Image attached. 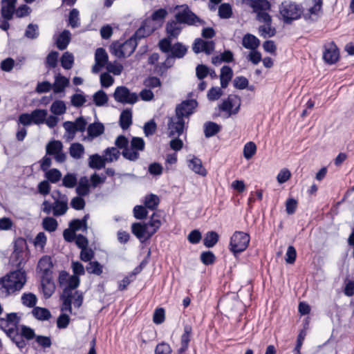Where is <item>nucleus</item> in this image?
<instances>
[{"mask_svg": "<svg viewBox=\"0 0 354 354\" xmlns=\"http://www.w3.org/2000/svg\"><path fill=\"white\" fill-rule=\"evenodd\" d=\"M19 243L26 245V242L24 240L17 241L12 256L17 261L18 269L0 279V297L1 298H6L10 294L20 290L26 281V274L22 268L26 262L24 256L27 254V252L23 246L19 247Z\"/></svg>", "mask_w": 354, "mask_h": 354, "instance_id": "obj_1", "label": "nucleus"}, {"mask_svg": "<svg viewBox=\"0 0 354 354\" xmlns=\"http://www.w3.org/2000/svg\"><path fill=\"white\" fill-rule=\"evenodd\" d=\"M161 226L160 216L153 213L147 223H134L131 225L132 233L140 241L150 239Z\"/></svg>", "mask_w": 354, "mask_h": 354, "instance_id": "obj_2", "label": "nucleus"}, {"mask_svg": "<svg viewBox=\"0 0 354 354\" xmlns=\"http://www.w3.org/2000/svg\"><path fill=\"white\" fill-rule=\"evenodd\" d=\"M175 19L181 24L200 26L205 25V22L194 14L186 4L175 7Z\"/></svg>", "mask_w": 354, "mask_h": 354, "instance_id": "obj_3", "label": "nucleus"}, {"mask_svg": "<svg viewBox=\"0 0 354 354\" xmlns=\"http://www.w3.org/2000/svg\"><path fill=\"white\" fill-rule=\"evenodd\" d=\"M138 43L134 37H131L124 42L116 41L110 46L111 53L118 58L129 57L135 50Z\"/></svg>", "mask_w": 354, "mask_h": 354, "instance_id": "obj_4", "label": "nucleus"}, {"mask_svg": "<svg viewBox=\"0 0 354 354\" xmlns=\"http://www.w3.org/2000/svg\"><path fill=\"white\" fill-rule=\"evenodd\" d=\"M279 12L284 22L290 24L301 17L302 10L299 5L291 1H284L280 5Z\"/></svg>", "mask_w": 354, "mask_h": 354, "instance_id": "obj_5", "label": "nucleus"}, {"mask_svg": "<svg viewBox=\"0 0 354 354\" xmlns=\"http://www.w3.org/2000/svg\"><path fill=\"white\" fill-rule=\"evenodd\" d=\"M250 243V236L243 232L236 231L231 236L229 249L236 255L246 250Z\"/></svg>", "mask_w": 354, "mask_h": 354, "instance_id": "obj_6", "label": "nucleus"}, {"mask_svg": "<svg viewBox=\"0 0 354 354\" xmlns=\"http://www.w3.org/2000/svg\"><path fill=\"white\" fill-rule=\"evenodd\" d=\"M87 122L83 117L77 118L75 122L66 121L63 123L66 133L64 138L66 141L73 140L77 132H84L86 129Z\"/></svg>", "mask_w": 354, "mask_h": 354, "instance_id": "obj_7", "label": "nucleus"}, {"mask_svg": "<svg viewBox=\"0 0 354 354\" xmlns=\"http://www.w3.org/2000/svg\"><path fill=\"white\" fill-rule=\"evenodd\" d=\"M80 284V279L77 276H72L70 277L68 281V287H66L61 296L62 300V306L61 310L62 312L68 311L70 313H72V297L73 290L75 289Z\"/></svg>", "mask_w": 354, "mask_h": 354, "instance_id": "obj_8", "label": "nucleus"}, {"mask_svg": "<svg viewBox=\"0 0 354 354\" xmlns=\"http://www.w3.org/2000/svg\"><path fill=\"white\" fill-rule=\"evenodd\" d=\"M250 6L257 14V19L260 22H269L271 16L267 12L271 5L268 0H250Z\"/></svg>", "mask_w": 354, "mask_h": 354, "instance_id": "obj_9", "label": "nucleus"}, {"mask_svg": "<svg viewBox=\"0 0 354 354\" xmlns=\"http://www.w3.org/2000/svg\"><path fill=\"white\" fill-rule=\"evenodd\" d=\"M53 199V216H60L64 215L68 209V198L67 196L62 194L59 190H55L51 194Z\"/></svg>", "mask_w": 354, "mask_h": 354, "instance_id": "obj_10", "label": "nucleus"}, {"mask_svg": "<svg viewBox=\"0 0 354 354\" xmlns=\"http://www.w3.org/2000/svg\"><path fill=\"white\" fill-rule=\"evenodd\" d=\"M115 100L123 104H133L138 100V95L136 93L124 86H118L113 95Z\"/></svg>", "mask_w": 354, "mask_h": 354, "instance_id": "obj_11", "label": "nucleus"}, {"mask_svg": "<svg viewBox=\"0 0 354 354\" xmlns=\"http://www.w3.org/2000/svg\"><path fill=\"white\" fill-rule=\"evenodd\" d=\"M198 102L195 100H187L183 101L176 107L175 113L176 116L181 118L188 123L189 118L193 114L194 109L197 107Z\"/></svg>", "mask_w": 354, "mask_h": 354, "instance_id": "obj_12", "label": "nucleus"}, {"mask_svg": "<svg viewBox=\"0 0 354 354\" xmlns=\"http://www.w3.org/2000/svg\"><path fill=\"white\" fill-rule=\"evenodd\" d=\"M63 144L59 140H51L46 146V155L54 156L56 162L62 163L66 159V155L63 151Z\"/></svg>", "mask_w": 354, "mask_h": 354, "instance_id": "obj_13", "label": "nucleus"}, {"mask_svg": "<svg viewBox=\"0 0 354 354\" xmlns=\"http://www.w3.org/2000/svg\"><path fill=\"white\" fill-rule=\"evenodd\" d=\"M20 318L17 313H12L6 315V318L0 319V328H1L6 335L13 334L16 333L17 326L19 323Z\"/></svg>", "mask_w": 354, "mask_h": 354, "instance_id": "obj_14", "label": "nucleus"}, {"mask_svg": "<svg viewBox=\"0 0 354 354\" xmlns=\"http://www.w3.org/2000/svg\"><path fill=\"white\" fill-rule=\"evenodd\" d=\"M187 124L185 120L176 115L169 119L167 124L168 136L169 137H179L183 134Z\"/></svg>", "mask_w": 354, "mask_h": 354, "instance_id": "obj_15", "label": "nucleus"}, {"mask_svg": "<svg viewBox=\"0 0 354 354\" xmlns=\"http://www.w3.org/2000/svg\"><path fill=\"white\" fill-rule=\"evenodd\" d=\"M339 52L333 41L327 43L324 45V51L323 53V59L328 64H333L339 59Z\"/></svg>", "mask_w": 354, "mask_h": 354, "instance_id": "obj_16", "label": "nucleus"}, {"mask_svg": "<svg viewBox=\"0 0 354 354\" xmlns=\"http://www.w3.org/2000/svg\"><path fill=\"white\" fill-rule=\"evenodd\" d=\"M240 99L236 95H230L227 99L223 100L219 108L223 111L228 113V115L236 114L239 109Z\"/></svg>", "mask_w": 354, "mask_h": 354, "instance_id": "obj_17", "label": "nucleus"}, {"mask_svg": "<svg viewBox=\"0 0 354 354\" xmlns=\"http://www.w3.org/2000/svg\"><path fill=\"white\" fill-rule=\"evenodd\" d=\"M95 64L92 67V72L97 73L108 64V55L102 48H97L95 53Z\"/></svg>", "mask_w": 354, "mask_h": 354, "instance_id": "obj_18", "label": "nucleus"}, {"mask_svg": "<svg viewBox=\"0 0 354 354\" xmlns=\"http://www.w3.org/2000/svg\"><path fill=\"white\" fill-rule=\"evenodd\" d=\"M215 48V43L213 41H205L202 39H196L193 45V50L195 53L201 52L210 55Z\"/></svg>", "mask_w": 354, "mask_h": 354, "instance_id": "obj_19", "label": "nucleus"}, {"mask_svg": "<svg viewBox=\"0 0 354 354\" xmlns=\"http://www.w3.org/2000/svg\"><path fill=\"white\" fill-rule=\"evenodd\" d=\"M17 0H1V15L2 18L11 20L15 14Z\"/></svg>", "mask_w": 354, "mask_h": 354, "instance_id": "obj_20", "label": "nucleus"}, {"mask_svg": "<svg viewBox=\"0 0 354 354\" xmlns=\"http://www.w3.org/2000/svg\"><path fill=\"white\" fill-rule=\"evenodd\" d=\"M104 131V127L100 122L90 124L87 127V136L85 140L92 141L95 138L102 135Z\"/></svg>", "mask_w": 354, "mask_h": 354, "instance_id": "obj_21", "label": "nucleus"}, {"mask_svg": "<svg viewBox=\"0 0 354 354\" xmlns=\"http://www.w3.org/2000/svg\"><path fill=\"white\" fill-rule=\"evenodd\" d=\"M53 263L50 257L44 256L38 262L37 269L42 274L41 277H50L52 275Z\"/></svg>", "mask_w": 354, "mask_h": 354, "instance_id": "obj_22", "label": "nucleus"}, {"mask_svg": "<svg viewBox=\"0 0 354 354\" xmlns=\"http://www.w3.org/2000/svg\"><path fill=\"white\" fill-rule=\"evenodd\" d=\"M166 30L169 38H177L182 30L181 24L176 19L168 21L166 26Z\"/></svg>", "mask_w": 354, "mask_h": 354, "instance_id": "obj_23", "label": "nucleus"}, {"mask_svg": "<svg viewBox=\"0 0 354 354\" xmlns=\"http://www.w3.org/2000/svg\"><path fill=\"white\" fill-rule=\"evenodd\" d=\"M41 286L44 297L46 299L50 297L55 289L51 276L41 277Z\"/></svg>", "mask_w": 354, "mask_h": 354, "instance_id": "obj_24", "label": "nucleus"}, {"mask_svg": "<svg viewBox=\"0 0 354 354\" xmlns=\"http://www.w3.org/2000/svg\"><path fill=\"white\" fill-rule=\"evenodd\" d=\"M188 167L194 172L202 176H205L207 174V171L203 167L201 160L195 156H192L191 159L188 160Z\"/></svg>", "mask_w": 354, "mask_h": 354, "instance_id": "obj_25", "label": "nucleus"}, {"mask_svg": "<svg viewBox=\"0 0 354 354\" xmlns=\"http://www.w3.org/2000/svg\"><path fill=\"white\" fill-rule=\"evenodd\" d=\"M259 44V39L252 34L248 33L243 37L242 45L247 49L250 50H256Z\"/></svg>", "mask_w": 354, "mask_h": 354, "instance_id": "obj_26", "label": "nucleus"}, {"mask_svg": "<svg viewBox=\"0 0 354 354\" xmlns=\"http://www.w3.org/2000/svg\"><path fill=\"white\" fill-rule=\"evenodd\" d=\"M120 126L123 130H127L132 124V111L131 109H126L122 111L119 120Z\"/></svg>", "mask_w": 354, "mask_h": 354, "instance_id": "obj_27", "label": "nucleus"}, {"mask_svg": "<svg viewBox=\"0 0 354 354\" xmlns=\"http://www.w3.org/2000/svg\"><path fill=\"white\" fill-rule=\"evenodd\" d=\"M71 39V34L69 30H64L58 36L56 40L57 47L63 50L66 49Z\"/></svg>", "mask_w": 354, "mask_h": 354, "instance_id": "obj_28", "label": "nucleus"}, {"mask_svg": "<svg viewBox=\"0 0 354 354\" xmlns=\"http://www.w3.org/2000/svg\"><path fill=\"white\" fill-rule=\"evenodd\" d=\"M106 162L105 158L97 153L91 155L88 158V166L92 169L104 168Z\"/></svg>", "mask_w": 354, "mask_h": 354, "instance_id": "obj_29", "label": "nucleus"}, {"mask_svg": "<svg viewBox=\"0 0 354 354\" xmlns=\"http://www.w3.org/2000/svg\"><path fill=\"white\" fill-rule=\"evenodd\" d=\"M233 76L232 69L228 66H224L221 69L220 80L221 87L225 88Z\"/></svg>", "mask_w": 354, "mask_h": 354, "instance_id": "obj_30", "label": "nucleus"}, {"mask_svg": "<svg viewBox=\"0 0 354 354\" xmlns=\"http://www.w3.org/2000/svg\"><path fill=\"white\" fill-rule=\"evenodd\" d=\"M68 84L69 80L68 78L60 75H57L54 84H53L54 93H58L64 91Z\"/></svg>", "mask_w": 354, "mask_h": 354, "instance_id": "obj_31", "label": "nucleus"}, {"mask_svg": "<svg viewBox=\"0 0 354 354\" xmlns=\"http://www.w3.org/2000/svg\"><path fill=\"white\" fill-rule=\"evenodd\" d=\"M84 151V147L79 142L72 143L69 147L70 156L75 159L82 158Z\"/></svg>", "mask_w": 354, "mask_h": 354, "instance_id": "obj_32", "label": "nucleus"}, {"mask_svg": "<svg viewBox=\"0 0 354 354\" xmlns=\"http://www.w3.org/2000/svg\"><path fill=\"white\" fill-rule=\"evenodd\" d=\"M32 315L38 320H48L51 317L50 312L46 308L35 307L32 310Z\"/></svg>", "mask_w": 354, "mask_h": 354, "instance_id": "obj_33", "label": "nucleus"}, {"mask_svg": "<svg viewBox=\"0 0 354 354\" xmlns=\"http://www.w3.org/2000/svg\"><path fill=\"white\" fill-rule=\"evenodd\" d=\"M48 115V111L46 109H35L31 112L32 123L39 125L44 124L46 118Z\"/></svg>", "mask_w": 354, "mask_h": 354, "instance_id": "obj_34", "label": "nucleus"}, {"mask_svg": "<svg viewBox=\"0 0 354 354\" xmlns=\"http://www.w3.org/2000/svg\"><path fill=\"white\" fill-rule=\"evenodd\" d=\"M21 303L28 308H35L37 301V296L32 292H25L21 297Z\"/></svg>", "mask_w": 354, "mask_h": 354, "instance_id": "obj_35", "label": "nucleus"}, {"mask_svg": "<svg viewBox=\"0 0 354 354\" xmlns=\"http://www.w3.org/2000/svg\"><path fill=\"white\" fill-rule=\"evenodd\" d=\"M191 333V326H185L184 328V333L181 336V346L179 349L180 353H183L187 349L189 342L190 341Z\"/></svg>", "mask_w": 354, "mask_h": 354, "instance_id": "obj_36", "label": "nucleus"}, {"mask_svg": "<svg viewBox=\"0 0 354 354\" xmlns=\"http://www.w3.org/2000/svg\"><path fill=\"white\" fill-rule=\"evenodd\" d=\"M221 126L213 122H207L204 124V133L206 138L214 136L221 130Z\"/></svg>", "mask_w": 354, "mask_h": 354, "instance_id": "obj_37", "label": "nucleus"}, {"mask_svg": "<svg viewBox=\"0 0 354 354\" xmlns=\"http://www.w3.org/2000/svg\"><path fill=\"white\" fill-rule=\"evenodd\" d=\"M187 51V47L181 43L178 42L172 46L170 55L174 58H182L185 56Z\"/></svg>", "mask_w": 354, "mask_h": 354, "instance_id": "obj_38", "label": "nucleus"}, {"mask_svg": "<svg viewBox=\"0 0 354 354\" xmlns=\"http://www.w3.org/2000/svg\"><path fill=\"white\" fill-rule=\"evenodd\" d=\"M120 156V152L115 147H109L104 151V158L107 162H112L118 160Z\"/></svg>", "mask_w": 354, "mask_h": 354, "instance_id": "obj_39", "label": "nucleus"}, {"mask_svg": "<svg viewBox=\"0 0 354 354\" xmlns=\"http://www.w3.org/2000/svg\"><path fill=\"white\" fill-rule=\"evenodd\" d=\"M93 100L97 106H102L107 104L109 98L103 90H100L93 94Z\"/></svg>", "mask_w": 354, "mask_h": 354, "instance_id": "obj_40", "label": "nucleus"}, {"mask_svg": "<svg viewBox=\"0 0 354 354\" xmlns=\"http://www.w3.org/2000/svg\"><path fill=\"white\" fill-rule=\"evenodd\" d=\"M218 234L213 231L208 232L203 239V243L207 248L214 247L218 241Z\"/></svg>", "mask_w": 354, "mask_h": 354, "instance_id": "obj_41", "label": "nucleus"}, {"mask_svg": "<svg viewBox=\"0 0 354 354\" xmlns=\"http://www.w3.org/2000/svg\"><path fill=\"white\" fill-rule=\"evenodd\" d=\"M272 19L269 22H264L265 25L260 26L259 31L264 38L273 37L275 34V29L271 26Z\"/></svg>", "mask_w": 354, "mask_h": 354, "instance_id": "obj_42", "label": "nucleus"}, {"mask_svg": "<svg viewBox=\"0 0 354 354\" xmlns=\"http://www.w3.org/2000/svg\"><path fill=\"white\" fill-rule=\"evenodd\" d=\"M86 270L89 274L100 275L102 273L103 266L97 261H91L86 266Z\"/></svg>", "mask_w": 354, "mask_h": 354, "instance_id": "obj_43", "label": "nucleus"}, {"mask_svg": "<svg viewBox=\"0 0 354 354\" xmlns=\"http://www.w3.org/2000/svg\"><path fill=\"white\" fill-rule=\"evenodd\" d=\"M45 177L48 182L56 183L60 180L62 173L57 169H51L46 171Z\"/></svg>", "mask_w": 354, "mask_h": 354, "instance_id": "obj_44", "label": "nucleus"}, {"mask_svg": "<svg viewBox=\"0 0 354 354\" xmlns=\"http://www.w3.org/2000/svg\"><path fill=\"white\" fill-rule=\"evenodd\" d=\"M42 226L48 232H55L58 226L57 221L53 217H46L43 219Z\"/></svg>", "mask_w": 354, "mask_h": 354, "instance_id": "obj_45", "label": "nucleus"}, {"mask_svg": "<svg viewBox=\"0 0 354 354\" xmlns=\"http://www.w3.org/2000/svg\"><path fill=\"white\" fill-rule=\"evenodd\" d=\"M218 16L221 19H230L232 16V6L229 3H222L218 7Z\"/></svg>", "mask_w": 354, "mask_h": 354, "instance_id": "obj_46", "label": "nucleus"}, {"mask_svg": "<svg viewBox=\"0 0 354 354\" xmlns=\"http://www.w3.org/2000/svg\"><path fill=\"white\" fill-rule=\"evenodd\" d=\"M149 24H150V21L146 20L144 26L140 28L138 30H137L135 34L131 37L135 38V40L136 41L137 43L138 39H140L145 37L146 28H147V35H149L151 32L153 31L154 28H149V26L148 25Z\"/></svg>", "mask_w": 354, "mask_h": 354, "instance_id": "obj_47", "label": "nucleus"}, {"mask_svg": "<svg viewBox=\"0 0 354 354\" xmlns=\"http://www.w3.org/2000/svg\"><path fill=\"white\" fill-rule=\"evenodd\" d=\"M62 66L65 69H71L74 62V57L72 53L65 52L60 59Z\"/></svg>", "mask_w": 354, "mask_h": 354, "instance_id": "obj_48", "label": "nucleus"}, {"mask_svg": "<svg viewBox=\"0 0 354 354\" xmlns=\"http://www.w3.org/2000/svg\"><path fill=\"white\" fill-rule=\"evenodd\" d=\"M89 185L86 178H81L76 187V192L80 196H86L89 193Z\"/></svg>", "mask_w": 354, "mask_h": 354, "instance_id": "obj_49", "label": "nucleus"}, {"mask_svg": "<svg viewBox=\"0 0 354 354\" xmlns=\"http://www.w3.org/2000/svg\"><path fill=\"white\" fill-rule=\"evenodd\" d=\"M68 25L73 28H78L80 26L79 11L76 8L72 9L69 13Z\"/></svg>", "mask_w": 354, "mask_h": 354, "instance_id": "obj_50", "label": "nucleus"}, {"mask_svg": "<svg viewBox=\"0 0 354 354\" xmlns=\"http://www.w3.org/2000/svg\"><path fill=\"white\" fill-rule=\"evenodd\" d=\"M159 202V198L156 195L150 194L145 197L144 203L145 207L153 210L158 207Z\"/></svg>", "mask_w": 354, "mask_h": 354, "instance_id": "obj_51", "label": "nucleus"}, {"mask_svg": "<svg viewBox=\"0 0 354 354\" xmlns=\"http://www.w3.org/2000/svg\"><path fill=\"white\" fill-rule=\"evenodd\" d=\"M65 103L62 100L55 101L50 106V111L55 115H62L66 112Z\"/></svg>", "mask_w": 354, "mask_h": 354, "instance_id": "obj_52", "label": "nucleus"}, {"mask_svg": "<svg viewBox=\"0 0 354 354\" xmlns=\"http://www.w3.org/2000/svg\"><path fill=\"white\" fill-rule=\"evenodd\" d=\"M257 151V146L254 142H247L243 148V156L245 159H250Z\"/></svg>", "mask_w": 354, "mask_h": 354, "instance_id": "obj_53", "label": "nucleus"}, {"mask_svg": "<svg viewBox=\"0 0 354 354\" xmlns=\"http://www.w3.org/2000/svg\"><path fill=\"white\" fill-rule=\"evenodd\" d=\"M8 337L10 338V339L16 344V346L19 348L22 349L26 345L25 341L23 339L21 335H19L18 333V328L16 329V333L13 334H8Z\"/></svg>", "mask_w": 354, "mask_h": 354, "instance_id": "obj_54", "label": "nucleus"}, {"mask_svg": "<svg viewBox=\"0 0 354 354\" xmlns=\"http://www.w3.org/2000/svg\"><path fill=\"white\" fill-rule=\"evenodd\" d=\"M77 180L75 174L68 173L66 174L62 179L63 186L67 188H73L77 184Z\"/></svg>", "mask_w": 354, "mask_h": 354, "instance_id": "obj_55", "label": "nucleus"}, {"mask_svg": "<svg viewBox=\"0 0 354 354\" xmlns=\"http://www.w3.org/2000/svg\"><path fill=\"white\" fill-rule=\"evenodd\" d=\"M124 158L126 159L131 160V161H136L137 160L139 157L140 154L139 152H138L136 150L133 149V148L131 147H127L125 148L122 153Z\"/></svg>", "mask_w": 354, "mask_h": 354, "instance_id": "obj_56", "label": "nucleus"}, {"mask_svg": "<svg viewBox=\"0 0 354 354\" xmlns=\"http://www.w3.org/2000/svg\"><path fill=\"white\" fill-rule=\"evenodd\" d=\"M28 39H34L39 36V27L37 24H28L24 34Z\"/></svg>", "mask_w": 354, "mask_h": 354, "instance_id": "obj_57", "label": "nucleus"}, {"mask_svg": "<svg viewBox=\"0 0 354 354\" xmlns=\"http://www.w3.org/2000/svg\"><path fill=\"white\" fill-rule=\"evenodd\" d=\"M144 85L149 89L155 88L161 86V82L158 77L150 76L144 81Z\"/></svg>", "mask_w": 354, "mask_h": 354, "instance_id": "obj_58", "label": "nucleus"}, {"mask_svg": "<svg viewBox=\"0 0 354 354\" xmlns=\"http://www.w3.org/2000/svg\"><path fill=\"white\" fill-rule=\"evenodd\" d=\"M69 227L75 232L78 230L86 232L88 226L85 225L80 219H73L69 223Z\"/></svg>", "mask_w": 354, "mask_h": 354, "instance_id": "obj_59", "label": "nucleus"}, {"mask_svg": "<svg viewBox=\"0 0 354 354\" xmlns=\"http://www.w3.org/2000/svg\"><path fill=\"white\" fill-rule=\"evenodd\" d=\"M145 141L141 138L133 137L131 140V147L138 152L143 151L145 149Z\"/></svg>", "mask_w": 354, "mask_h": 354, "instance_id": "obj_60", "label": "nucleus"}, {"mask_svg": "<svg viewBox=\"0 0 354 354\" xmlns=\"http://www.w3.org/2000/svg\"><path fill=\"white\" fill-rule=\"evenodd\" d=\"M59 53L57 51L50 52L46 57V63L50 68H55L57 65Z\"/></svg>", "mask_w": 354, "mask_h": 354, "instance_id": "obj_61", "label": "nucleus"}, {"mask_svg": "<svg viewBox=\"0 0 354 354\" xmlns=\"http://www.w3.org/2000/svg\"><path fill=\"white\" fill-rule=\"evenodd\" d=\"M94 254L93 250L91 248L86 247L81 250L80 259L85 262L91 261L94 257Z\"/></svg>", "mask_w": 354, "mask_h": 354, "instance_id": "obj_62", "label": "nucleus"}, {"mask_svg": "<svg viewBox=\"0 0 354 354\" xmlns=\"http://www.w3.org/2000/svg\"><path fill=\"white\" fill-rule=\"evenodd\" d=\"M216 259V257L213 252L210 251L203 252L201 254V260L205 265H211L212 264Z\"/></svg>", "mask_w": 354, "mask_h": 354, "instance_id": "obj_63", "label": "nucleus"}, {"mask_svg": "<svg viewBox=\"0 0 354 354\" xmlns=\"http://www.w3.org/2000/svg\"><path fill=\"white\" fill-rule=\"evenodd\" d=\"M171 349L170 346L166 343H161L156 346L155 349V354H171Z\"/></svg>", "mask_w": 354, "mask_h": 354, "instance_id": "obj_64", "label": "nucleus"}]
</instances>
